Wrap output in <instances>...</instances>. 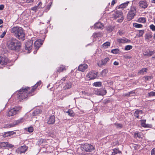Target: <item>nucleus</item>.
<instances>
[{"instance_id":"nucleus-1","label":"nucleus","mask_w":155,"mask_h":155,"mask_svg":"<svg viewBox=\"0 0 155 155\" xmlns=\"http://www.w3.org/2000/svg\"><path fill=\"white\" fill-rule=\"evenodd\" d=\"M41 83V81L37 82L32 87L31 90H30V87H27L25 88L22 87L19 90L17 91V98L19 99L20 101H21V100L27 98L28 96L32 95V93H33L38 86L40 85Z\"/></svg>"},{"instance_id":"nucleus-2","label":"nucleus","mask_w":155,"mask_h":155,"mask_svg":"<svg viewBox=\"0 0 155 155\" xmlns=\"http://www.w3.org/2000/svg\"><path fill=\"white\" fill-rule=\"evenodd\" d=\"M7 45L9 49L19 52L21 47V43L16 39H11L7 42Z\"/></svg>"},{"instance_id":"nucleus-3","label":"nucleus","mask_w":155,"mask_h":155,"mask_svg":"<svg viewBox=\"0 0 155 155\" xmlns=\"http://www.w3.org/2000/svg\"><path fill=\"white\" fill-rule=\"evenodd\" d=\"M11 31L17 38L22 39L25 38L24 30L21 27L18 26L13 27L11 29Z\"/></svg>"},{"instance_id":"nucleus-4","label":"nucleus","mask_w":155,"mask_h":155,"mask_svg":"<svg viewBox=\"0 0 155 155\" xmlns=\"http://www.w3.org/2000/svg\"><path fill=\"white\" fill-rule=\"evenodd\" d=\"M136 13L137 8L136 7L131 6L127 15V20L130 21L132 19L136 16Z\"/></svg>"},{"instance_id":"nucleus-5","label":"nucleus","mask_w":155,"mask_h":155,"mask_svg":"<svg viewBox=\"0 0 155 155\" xmlns=\"http://www.w3.org/2000/svg\"><path fill=\"white\" fill-rule=\"evenodd\" d=\"M113 12V18H114V19H117L119 17H120V19L117 20V21L119 22H121L124 19L122 11H121L116 10Z\"/></svg>"},{"instance_id":"nucleus-6","label":"nucleus","mask_w":155,"mask_h":155,"mask_svg":"<svg viewBox=\"0 0 155 155\" xmlns=\"http://www.w3.org/2000/svg\"><path fill=\"white\" fill-rule=\"evenodd\" d=\"M21 107L19 106H15L11 109L8 112L7 115L9 117L14 116L18 114L20 111Z\"/></svg>"},{"instance_id":"nucleus-7","label":"nucleus","mask_w":155,"mask_h":155,"mask_svg":"<svg viewBox=\"0 0 155 155\" xmlns=\"http://www.w3.org/2000/svg\"><path fill=\"white\" fill-rule=\"evenodd\" d=\"M82 148L86 152H91L95 149L94 147L91 144L85 143L82 145Z\"/></svg>"},{"instance_id":"nucleus-8","label":"nucleus","mask_w":155,"mask_h":155,"mask_svg":"<svg viewBox=\"0 0 155 155\" xmlns=\"http://www.w3.org/2000/svg\"><path fill=\"white\" fill-rule=\"evenodd\" d=\"M33 42V40H31L26 42L25 44V49L27 51L28 53H30L31 52L32 48Z\"/></svg>"},{"instance_id":"nucleus-9","label":"nucleus","mask_w":155,"mask_h":155,"mask_svg":"<svg viewBox=\"0 0 155 155\" xmlns=\"http://www.w3.org/2000/svg\"><path fill=\"white\" fill-rule=\"evenodd\" d=\"M10 62V61L8 58L4 56H0V64L1 65L5 66Z\"/></svg>"},{"instance_id":"nucleus-10","label":"nucleus","mask_w":155,"mask_h":155,"mask_svg":"<svg viewBox=\"0 0 155 155\" xmlns=\"http://www.w3.org/2000/svg\"><path fill=\"white\" fill-rule=\"evenodd\" d=\"M43 41H42L41 39H37L34 43L35 49L36 51H34V53L36 54L37 51L38 49L41 45L42 44Z\"/></svg>"},{"instance_id":"nucleus-11","label":"nucleus","mask_w":155,"mask_h":155,"mask_svg":"<svg viewBox=\"0 0 155 155\" xmlns=\"http://www.w3.org/2000/svg\"><path fill=\"white\" fill-rule=\"evenodd\" d=\"M97 73L94 71H92L87 75L86 76L89 78L90 80H93L96 78L97 76Z\"/></svg>"},{"instance_id":"nucleus-12","label":"nucleus","mask_w":155,"mask_h":155,"mask_svg":"<svg viewBox=\"0 0 155 155\" xmlns=\"http://www.w3.org/2000/svg\"><path fill=\"white\" fill-rule=\"evenodd\" d=\"M110 60V59L109 57L106 58L102 60L101 63L100 62L97 63V64L100 67H101L103 65H106L107 62H108Z\"/></svg>"},{"instance_id":"nucleus-13","label":"nucleus","mask_w":155,"mask_h":155,"mask_svg":"<svg viewBox=\"0 0 155 155\" xmlns=\"http://www.w3.org/2000/svg\"><path fill=\"white\" fill-rule=\"evenodd\" d=\"M148 3L146 1H141L139 2V6L142 8L145 9L148 7Z\"/></svg>"},{"instance_id":"nucleus-14","label":"nucleus","mask_w":155,"mask_h":155,"mask_svg":"<svg viewBox=\"0 0 155 155\" xmlns=\"http://www.w3.org/2000/svg\"><path fill=\"white\" fill-rule=\"evenodd\" d=\"M27 149V148L26 146H21L17 150H16V152H17L18 153L21 154L22 153H25Z\"/></svg>"},{"instance_id":"nucleus-15","label":"nucleus","mask_w":155,"mask_h":155,"mask_svg":"<svg viewBox=\"0 0 155 155\" xmlns=\"http://www.w3.org/2000/svg\"><path fill=\"white\" fill-rule=\"evenodd\" d=\"M15 134H16V133L13 131H8L4 132L2 135V136L4 138H5L8 137H11Z\"/></svg>"},{"instance_id":"nucleus-16","label":"nucleus","mask_w":155,"mask_h":155,"mask_svg":"<svg viewBox=\"0 0 155 155\" xmlns=\"http://www.w3.org/2000/svg\"><path fill=\"white\" fill-rule=\"evenodd\" d=\"M55 117L54 115H51L49 118L47 123L48 124H53L55 122Z\"/></svg>"},{"instance_id":"nucleus-17","label":"nucleus","mask_w":155,"mask_h":155,"mask_svg":"<svg viewBox=\"0 0 155 155\" xmlns=\"http://www.w3.org/2000/svg\"><path fill=\"white\" fill-rule=\"evenodd\" d=\"M88 66L86 64L80 65L78 68V70L82 72H84L87 68Z\"/></svg>"},{"instance_id":"nucleus-18","label":"nucleus","mask_w":155,"mask_h":155,"mask_svg":"<svg viewBox=\"0 0 155 155\" xmlns=\"http://www.w3.org/2000/svg\"><path fill=\"white\" fill-rule=\"evenodd\" d=\"M94 26L95 29H103L104 28V25L100 22L95 23L94 25Z\"/></svg>"},{"instance_id":"nucleus-19","label":"nucleus","mask_w":155,"mask_h":155,"mask_svg":"<svg viewBox=\"0 0 155 155\" xmlns=\"http://www.w3.org/2000/svg\"><path fill=\"white\" fill-rule=\"evenodd\" d=\"M103 36L102 33L101 32H98L97 33H94L92 35L93 38H101Z\"/></svg>"},{"instance_id":"nucleus-20","label":"nucleus","mask_w":155,"mask_h":155,"mask_svg":"<svg viewBox=\"0 0 155 155\" xmlns=\"http://www.w3.org/2000/svg\"><path fill=\"white\" fill-rule=\"evenodd\" d=\"M42 5V3L40 2H39L37 6H35L34 7H33L31 8V10L34 11L35 12H36L37 11V10L38 8H43V7H42L41 6V5Z\"/></svg>"},{"instance_id":"nucleus-21","label":"nucleus","mask_w":155,"mask_h":155,"mask_svg":"<svg viewBox=\"0 0 155 155\" xmlns=\"http://www.w3.org/2000/svg\"><path fill=\"white\" fill-rule=\"evenodd\" d=\"M141 124V126L144 127H150L151 125L148 124H146L145 123L146 121V120H140Z\"/></svg>"},{"instance_id":"nucleus-22","label":"nucleus","mask_w":155,"mask_h":155,"mask_svg":"<svg viewBox=\"0 0 155 155\" xmlns=\"http://www.w3.org/2000/svg\"><path fill=\"white\" fill-rule=\"evenodd\" d=\"M72 85V83L69 81L66 83L65 86L64 87V90H68L70 89Z\"/></svg>"},{"instance_id":"nucleus-23","label":"nucleus","mask_w":155,"mask_h":155,"mask_svg":"<svg viewBox=\"0 0 155 155\" xmlns=\"http://www.w3.org/2000/svg\"><path fill=\"white\" fill-rule=\"evenodd\" d=\"M143 113V112L142 110H137L135 111L134 115L136 117L138 118L139 117V114H142Z\"/></svg>"},{"instance_id":"nucleus-24","label":"nucleus","mask_w":155,"mask_h":155,"mask_svg":"<svg viewBox=\"0 0 155 155\" xmlns=\"http://www.w3.org/2000/svg\"><path fill=\"white\" fill-rule=\"evenodd\" d=\"M129 3V2H127L125 3H122L118 6V8L123 9L125 8L127 6Z\"/></svg>"},{"instance_id":"nucleus-25","label":"nucleus","mask_w":155,"mask_h":155,"mask_svg":"<svg viewBox=\"0 0 155 155\" xmlns=\"http://www.w3.org/2000/svg\"><path fill=\"white\" fill-rule=\"evenodd\" d=\"M146 21V18L144 17H140L138 19L137 22L139 23H145Z\"/></svg>"},{"instance_id":"nucleus-26","label":"nucleus","mask_w":155,"mask_h":155,"mask_svg":"<svg viewBox=\"0 0 155 155\" xmlns=\"http://www.w3.org/2000/svg\"><path fill=\"white\" fill-rule=\"evenodd\" d=\"M66 70V68H65V67L64 66L62 65L58 68V70L57 71L58 72H61Z\"/></svg>"},{"instance_id":"nucleus-27","label":"nucleus","mask_w":155,"mask_h":155,"mask_svg":"<svg viewBox=\"0 0 155 155\" xmlns=\"http://www.w3.org/2000/svg\"><path fill=\"white\" fill-rule=\"evenodd\" d=\"M111 52L114 54H120V50L119 49L116 48V49H114L112 50L111 51Z\"/></svg>"},{"instance_id":"nucleus-28","label":"nucleus","mask_w":155,"mask_h":155,"mask_svg":"<svg viewBox=\"0 0 155 155\" xmlns=\"http://www.w3.org/2000/svg\"><path fill=\"white\" fill-rule=\"evenodd\" d=\"M24 120L25 119L23 118H22L14 122L16 125H17L20 123L23 122L24 121Z\"/></svg>"},{"instance_id":"nucleus-29","label":"nucleus","mask_w":155,"mask_h":155,"mask_svg":"<svg viewBox=\"0 0 155 155\" xmlns=\"http://www.w3.org/2000/svg\"><path fill=\"white\" fill-rule=\"evenodd\" d=\"M130 41V39H118V42L119 43H124L126 42H129Z\"/></svg>"},{"instance_id":"nucleus-30","label":"nucleus","mask_w":155,"mask_h":155,"mask_svg":"<svg viewBox=\"0 0 155 155\" xmlns=\"http://www.w3.org/2000/svg\"><path fill=\"white\" fill-rule=\"evenodd\" d=\"M25 130L28 131V132L30 133L34 131V128L33 127L30 126L28 128H25Z\"/></svg>"},{"instance_id":"nucleus-31","label":"nucleus","mask_w":155,"mask_h":155,"mask_svg":"<svg viewBox=\"0 0 155 155\" xmlns=\"http://www.w3.org/2000/svg\"><path fill=\"white\" fill-rule=\"evenodd\" d=\"M66 112L68 113V115L71 117H73L75 115L73 111L71 109H69L68 111Z\"/></svg>"},{"instance_id":"nucleus-32","label":"nucleus","mask_w":155,"mask_h":155,"mask_svg":"<svg viewBox=\"0 0 155 155\" xmlns=\"http://www.w3.org/2000/svg\"><path fill=\"white\" fill-rule=\"evenodd\" d=\"M41 111L39 109L35 110L32 113V116H36L38 114L41 113Z\"/></svg>"},{"instance_id":"nucleus-33","label":"nucleus","mask_w":155,"mask_h":155,"mask_svg":"<svg viewBox=\"0 0 155 155\" xmlns=\"http://www.w3.org/2000/svg\"><path fill=\"white\" fill-rule=\"evenodd\" d=\"M113 152H112V153L113 154H114V155H115L118 153H121V151L119 150L118 148L117 149V148H114L113 149Z\"/></svg>"},{"instance_id":"nucleus-34","label":"nucleus","mask_w":155,"mask_h":155,"mask_svg":"<svg viewBox=\"0 0 155 155\" xmlns=\"http://www.w3.org/2000/svg\"><path fill=\"white\" fill-rule=\"evenodd\" d=\"M153 35L151 33H148L146 34L145 37L146 39H150L152 37Z\"/></svg>"},{"instance_id":"nucleus-35","label":"nucleus","mask_w":155,"mask_h":155,"mask_svg":"<svg viewBox=\"0 0 155 155\" xmlns=\"http://www.w3.org/2000/svg\"><path fill=\"white\" fill-rule=\"evenodd\" d=\"M114 29V27L111 26H109L107 28V30L109 32H111Z\"/></svg>"},{"instance_id":"nucleus-36","label":"nucleus","mask_w":155,"mask_h":155,"mask_svg":"<svg viewBox=\"0 0 155 155\" xmlns=\"http://www.w3.org/2000/svg\"><path fill=\"white\" fill-rule=\"evenodd\" d=\"M82 94L86 96H91L92 94L91 93L86 92L85 91H82Z\"/></svg>"},{"instance_id":"nucleus-37","label":"nucleus","mask_w":155,"mask_h":155,"mask_svg":"<svg viewBox=\"0 0 155 155\" xmlns=\"http://www.w3.org/2000/svg\"><path fill=\"white\" fill-rule=\"evenodd\" d=\"M93 85L95 87H100L102 85V83L101 82H96L93 84Z\"/></svg>"},{"instance_id":"nucleus-38","label":"nucleus","mask_w":155,"mask_h":155,"mask_svg":"<svg viewBox=\"0 0 155 155\" xmlns=\"http://www.w3.org/2000/svg\"><path fill=\"white\" fill-rule=\"evenodd\" d=\"M133 25L134 27L136 28H141L143 27L142 25L137 23H134Z\"/></svg>"},{"instance_id":"nucleus-39","label":"nucleus","mask_w":155,"mask_h":155,"mask_svg":"<svg viewBox=\"0 0 155 155\" xmlns=\"http://www.w3.org/2000/svg\"><path fill=\"white\" fill-rule=\"evenodd\" d=\"M110 43L109 42H107L104 43L102 45L103 47L104 48H107L108 46H110Z\"/></svg>"},{"instance_id":"nucleus-40","label":"nucleus","mask_w":155,"mask_h":155,"mask_svg":"<svg viewBox=\"0 0 155 155\" xmlns=\"http://www.w3.org/2000/svg\"><path fill=\"white\" fill-rule=\"evenodd\" d=\"M7 142H2L0 143V148L6 147Z\"/></svg>"},{"instance_id":"nucleus-41","label":"nucleus","mask_w":155,"mask_h":155,"mask_svg":"<svg viewBox=\"0 0 155 155\" xmlns=\"http://www.w3.org/2000/svg\"><path fill=\"white\" fill-rule=\"evenodd\" d=\"M147 68H142L138 71V73L140 74H143L144 72H147Z\"/></svg>"},{"instance_id":"nucleus-42","label":"nucleus","mask_w":155,"mask_h":155,"mask_svg":"<svg viewBox=\"0 0 155 155\" xmlns=\"http://www.w3.org/2000/svg\"><path fill=\"white\" fill-rule=\"evenodd\" d=\"M108 70L107 69H104L103 70L101 73V75L102 76H104L107 72Z\"/></svg>"},{"instance_id":"nucleus-43","label":"nucleus","mask_w":155,"mask_h":155,"mask_svg":"<svg viewBox=\"0 0 155 155\" xmlns=\"http://www.w3.org/2000/svg\"><path fill=\"white\" fill-rule=\"evenodd\" d=\"M46 141V140L45 139H41L38 141V144L39 145L43 143Z\"/></svg>"},{"instance_id":"nucleus-44","label":"nucleus","mask_w":155,"mask_h":155,"mask_svg":"<svg viewBox=\"0 0 155 155\" xmlns=\"http://www.w3.org/2000/svg\"><path fill=\"white\" fill-rule=\"evenodd\" d=\"M132 46L130 45H128L125 47V50H129L132 48Z\"/></svg>"},{"instance_id":"nucleus-45","label":"nucleus","mask_w":155,"mask_h":155,"mask_svg":"<svg viewBox=\"0 0 155 155\" xmlns=\"http://www.w3.org/2000/svg\"><path fill=\"white\" fill-rule=\"evenodd\" d=\"M114 124L117 128H121L122 127V125L121 124L115 123Z\"/></svg>"},{"instance_id":"nucleus-46","label":"nucleus","mask_w":155,"mask_h":155,"mask_svg":"<svg viewBox=\"0 0 155 155\" xmlns=\"http://www.w3.org/2000/svg\"><path fill=\"white\" fill-rule=\"evenodd\" d=\"M148 97L155 96V92L151 91L148 94Z\"/></svg>"},{"instance_id":"nucleus-47","label":"nucleus","mask_w":155,"mask_h":155,"mask_svg":"<svg viewBox=\"0 0 155 155\" xmlns=\"http://www.w3.org/2000/svg\"><path fill=\"white\" fill-rule=\"evenodd\" d=\"M134 137L136 138L137 137L140 138L141 137V135L138 133H135L134 134Z\"/></svg>"},{"instance_id":"nucleus-48","label":"nucleus","mask_w":155,"mask_h":155,"mask_svg":"<svg viewBox=\"0 0 155 155\" xmlns=\"http://www.w3.org/2000/svg\"><path fill=\"white\" fill-rule=\"evenodd\" d=\"M150 28L152 31H155V26L153 24L151 25L150 26Z\"/></svg>"},{"instance_id":"nucleus-49","label":"nucleus","mask_w":155,"mask_h":155,"mask_svg":"<svg viewBox=\"0 0 155 155\" xmlns=\"http://www.w3.org/2000/svg\"><path fill=\"white\" fill-rule=\"evenodd\" d=\"M124 33V30H120L118 32V34L120 35H122Z\"/></svg>"},{"instance_id":"nucleus-50","label":"nucleus","mask_w":155,"mask_h":155,"mask_svg":"<svg viewBox=\"0 0 155 155\" xmlns=\"http://www.w3.org/2000/svg\"><path fill=\"white\" fill-rule=\"evenodd\" d=\"M14 146L12 145L11 144H10L9 143L7 142V145L6 147H9L10 148H12L14 147Z\"/></svg>"},{"instance_id":"nucleus-51","label":"nucleus","mask_w":155,"mask_h":155,"mask_svg":"<svg viewBox=\"0 0 155 155\" xmlns=\"http://www.w3.org/2000/svg\"><path fill=\"white\" fill-rule=\"evenodd\" d=\"M155 53L154 51H151L149 50V56H150Z\"/></svg>"},{"instance_id":"nucleus-52","label":"nucleus","mask_w":155,"mask_h":155,"mask_svg":"<svg viewBox=\"0 0 155 155\" xmlns=\"http://www.w3.org/2000/svg\"><path fill=\"white\" fill-rule=\"evenodd\" d=\"M143 55L144 56H149V50L144 51L143 53Z\"/></svg>"},{"instance_id":"nucleus-53","label":"nucleus","mask_w":155,"mask_h":155,"mask_svg":"<svg viewBox=\"0 0 155 155\" xmlns=\"http://www.w3.org/2000/svg\"><path fill=\"white\" fill-rule=\"evenodd\" d=\"M110 102V101L109 100H104L103 101L104 104H107Z\"/></svg>"},{"instance_id":"nucleus-54","label":"nucleus","mask_w":155,"mask_h":155,"mask_svg":"<svg viewBox=\"0 0 155 155\" xmlns=\"http://www.w3.org/2000/svg\"><path fill=\"white\" fill-rule=\"evenodd\" d=\"M151 155H155V148H154L151 150Z\"/></svg>"},{"instance_id":"nucleus-55","label":"nucleus","mask_w":155,"mask_h":155,"mask_svg":"<svg viewBox=\"0 0 155 155\" xmlns=\"http://www.w3.org/2000/svg\"><path fill=\"white\" fill-rule=\"evenodd\" d=\"M6 31H5L0 35V37L1 38H3L5 35L6 34Z\"/></svg>"},{"instance_id":"nucleus-56","label":"nucleus","mask_w":155,"mask_h":155,"mask_svg":"<svg viewBox=\"0 0 155 155\" xmlns=\"http://www.w3.org/2000/svg\"><path fill=\"white\" fill-rule=\"evenodd\" d=\"M9 127L10 128L13 127H15L16 125V124L15 123V122H14L12 124H9Z\"/></svg>"},{"instance_id":"nucleus-57","label":"nucleus","mask_w":155,"mask_h":155,"mask_svg":"<svg viewBox=\"0 0 155 155\" xmlns=\"http://www.w3.org/2000/svg\"><path fill=\"white\" fill-rule=\"evenodd\" d=\"M135 93V91H130V92L128 93L126 95V96H130V94H132Z\"/></svg>"},{"instance_id":"nucleus-58","label":"nucleus","mask_w":155,"mask_h":155,"mask_svg":"<svg viewBox=\"0 0 155 155\" xmlns=\"http://www.w3.org/2000/svg\"><path fill=\"white\" fill-rule=\"evenodd\" d=\"M144 33V31L143 30H140L139 31V35L140 36H142L143 34Z\"/></svg>"},{"instance_id":"nucleus-59","label":"nucleus","mask_w":155,"mask_h":155,"mask_svg":"<svg viewBox=\"0 0 155 155\" xmlns=\"http://www.w3.org/2000/svg\"><path fill=\"white\" fill-rule=\"evenodd\" d=\"M51 5L49 4L47 6V8L46 9V11H48L50 8L51 7Z\"/></svg>"},{"instance_id":"nucleus-60","label":"nucleus","mask_w":155,"mask_h":155,"mask_svg":"<svg viewBox=\"0 0 155 155\" xmlns=\"http://www.w3.org/2000/svg\"><path fill=\"white\" fill-rule=\"evenodd\" d=\"M145 78L146 80L148 81L151 79V77L150 76H146L145 77Z\"/></svg>"},{"instance_id":"nucleus-61","label":"nucleus","mask_w":155,"mask_h":155,"mask_svg":"<svg viewBox=\"0 0 155 155\" xmlns=\"http://www.w3.org/2000/svg\"><path fill=\"white\" fill-rule=\"evenodd\" d=\"M4 8V5H0V10H3Z\"/></svg>"},{"instance_id":"nucleus-62","label":"nucleus","mask_w":155,"mask_h":155,"mask_svg":"<svg viewBox=\"0 0 155 155\" xmlns=\"http://www.w3.org/2000/svg\"><path fill=\"white\" fill-rule=\"evenodd\" d=\"M4 128H9L10 127H9V124H6L4 126Z\"/></svg>"},{"instance_id":"nucleus-63","label":"nucleus","mask_w":155,"mask_h":155,"mask_svg":"<svg viewBox=\"0 0 155 155\" xmlns=\"http://www.w3.org/2000/svg\"><path fill=\"white\" fill-rule=\"evenodd\" d=\"M34 0H26V2L28 3L32 2Z\"/></svg>"},{"instance_id":"nucleus-64","label":"nucleus","mask_w":155,"mask_h":155,"mask_svg":"<svg viewBox=\"0 0 155 155\" xmlns=\"http://www.w3.org/2000/svg\"><path fill=\"white\" fill-rule=\"evenodd\" d=\"M116 2L114 0H113L111 2V5H114L115 3Z\"/></svg>"}]
</instances>
